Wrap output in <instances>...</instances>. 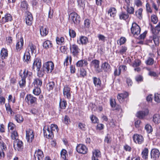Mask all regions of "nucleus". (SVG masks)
Returning <instances> with one entry per match:
<instances>
[{
    "label": "nucleus",
    "mask_w": 160,
    "mask_h": 160,
    "mask_svg": "<svg viewBox=\"0 0 160 160\" xmlns=\"http://www.w3.org/2000/svg\"><path fill=\"white\" fill-rule=\"evenodd\" d=\"M145 129L146 130L147 133H149L152 131V128L151 126L149 124H147L145 126Z\"/></svg>",
    "instance_id": "3c124183"
},
{
    "label": "nucleus",
    "mask_w": 160,
    "mask_h": 160,
    "mask_svg": "<svg viewBox=\"0 0 160 160\" xmlns=\"http://www.w3.org/2000/svg\"><path fill=\"white\" fill-rule=\"evenodd\" d=\"M93 83L96 87L98 88L101 86V82L99 78L96 77H94L92 78Z\"/></svg>",
    "instance_id": "c756f323"
},
{
    "label": "nucleus",
    "mask_w": 160,
    "mask_h": 160,
    "mask_svg": "<svg viewBox=\"0 0 160 160\" xmlns=\"http://www.w3.org/2000/svg\"><path fill=\"white\" fill-rule=\"evenodd\" d=\"M100 152L99 150H95L93 152V156L92 157H94L97 158L100 156Z\"/></svg>",
    "instance_id": "5fc2aeb1"
},
{
    "label": "nucleus",
    "mask_w": 160,
    "mask_h": 160,
    "mask_svg": "<svg viewBox=\"0 0 160 160\" xmlns=\"http://www.w3.org/2000/svg\"><path fill=\"white\" fill-rule=\"evenodd\" d=\"M43 46L45 48L47 49L52 47V44L50 41L47 40L43 43Z\"/></svg>",
    "instance_id": "c9c22d12"
},
{
    "label": "nucleus",
    "mask_w": 160,
    "mask_h": 160,
    "mask_svg": "<svg viewBox=\"0 0 160 160\" xmlns=\"http://www.w3.org/2000/svg\"><path fill=\"white\" fill-rule=\"evenodd\" d=\"M127 50V48L126 47L122 46L118 53L122 55L126 52Z\"/></svg>",
    "instance_id": "09e8293b"
},
{
    "label": "nucleus",
    "mask_w": 160,
    "mask_h": 160,
    "mask_svg": "<svg viewBox=\"0 0 160 160\" xmlns=\"http://www.w3.org/2000/svg\"><path fill=\"white\" fill-rule=\"evenodd\" d=\"M67 152L66 150L63 149L61 152V155L62 159H65L66 158V154Z\"/></svg>",
    "instance_id": "0e129e2a"
},
{
    "label": "nucleus",
    "mask_w": 160,
    "mask_h": 160,
    "mask_svg": "<svg viewBox=\"0 0 160 160\" xmlns=\"http://www.w3.org/2000/svg\"><path fill=\"white\" fill-rule=\"evenodd\" d=\"M34 157L35 159L37 158L38 160H42V158L44 157L42 151L40 149H38L35 152Z\"/></svg>",
    "instance_id": "dca6fc26"
},
{
    "label": "nucleus",
    "mask_w": 160,
    "mask_h": 160,
    "mask_svg": "<svg viewBox=\"0 0 160 160\" xmlns=\"http://www.w3.org/2000/svg\"><path fill=\"white\" fill-rule=\"evenodd\" d=\"M127 11V13L130 14H133L134 13V8L132 6H128L124 8Z\"/></svg>",
    "instance_id": "f704fd0d"
},
{
    "label": "nucleus",
    "mask_w": 160,
    "mask_h": 160,
    "mask_svg": "<svg viewBox=\"0 0 160 160\" xmlns=\"http://www.w3.org/2000/svg\"><path fill=\"white\" fill-rule=\"evenodd\" d=\"M143 9L142 8H140L137 10L135 12V15L137 17L141 19L142 18V12Z\"/></svg>",
    "instance_id": "58836bf2"
},
{
    "label": "nucleus",
    "mask_w": 160,
    "mask_h": 160,
    "mask_svg": "<svg viewBox=\"0 0 160 160\" xmlns=\"http://www.w3.org/2000/svg\"><path fill=\"white\" fill-rule=\"evenodd\" d=\"M141 64V61L138 60H135L133 62L132 66L133 67H137L139 66Z\"/></svg>",
    "instance_id": "864d4df0"
},
{
    "label": "nucleus",
    "mask_w": 160,
    "mask_h": 160,
    "mask_svg": "<svg viewBox=\"0 0 160 160\" xmlns=\"http://www.w3.org/2000/svg\"><path fill=\"white\" fill-rule=\"evenodd\" d=\"M133 138L134 142L138 144H141L144 141V138L143 136L137 134H134L133 137Z\"/></svg>",
    "instance_id": "9b49d317"
},
{
    "label": "nucleus",
    "mask_w": 160,
    "mask_h": 160,
    "mask_svg": "<svg viewBox=\"0 0 160 160\" xmlns=\"http://www.w3.org/2000/svg\"><path fill=\"white\" fill-rule=\"evenodd\" d=\"M155 101L159 103L160 102V94L158 93H155L154 95Z\"/></svg>",
    "instance_id": "338daca9"
},
{
    "label": "nucleus",
    "mask_w": 160,
    "mask_h": 160,
    "mask_svg": "<svg viewBox=\"0 0 160 160\" xmlns=\"http://www.w3.org/2000/svg\"><path fill=\"white\" fill-rule=\"evenodd\" d=\"M68 60H69L70 63L71 64L72 60V57L71 56H68L65 59L64 62V66H67L68 65Z\"/></svg>",
    "instance_id": "a19ab883"
},
{
    "label": "nucleus",
    "mask_w": 160,
    "mask_h": 160,
    "mask_svg": "<svg viewBox=\"0 0 160 160\" xmlns=\"http://www.w3.org/2000/svg\"><path fill=\"white\" fill-rule=\"evenodd\" d=\"M78 42L79 44H86L88 42V38L86 37L81 36L79 40H78Z\"/></svg>",
    "instance_id": "a878e982"
},
{
    "label": "nucleus",
    "mask_w": 160,
    "mask_h": 160,
    "mask_svg": "<svg viewBox=\"0 0 160 160\" xmlns=\"http://www.w3.org/2000/svg\"><path fill=\"white\" fill-rule=\"evenodd\" d=\"M32 75V73L25 69L23 73H20L21 80L19 82V83L21 88L24 87L26 85V78L27 77H31Z\"/></svg>",
    "instance_id": "f257e3e1"
},
{
    "label": "nucleus",
    "mask_w": 160,
    "mask_h": 160,
    "mask_svg": "<svg viewBox=\"0 0 160 160\" xmlns=\"http://www.w3.org/2000/svg\"><path fill=\"white\" fill-rule=\"evenodd\" d=\"M24 61V62L28 63L30 59V56L29 52L28 51H26L23 56Z\"/></svg>",
    "instance_id": "2f4dec72"
},
{
    "label": "nucleus",
    "mask_w": 160,
    "mask_h": 160,
    "mask_svg": "<svg viewBox=\"0 0 160 160\" xmlns=\"http://www.w3.org/2000/svg\"><path fill=\"white\" fill-rule=\"evenodd\" d=\"M54 86L55 83L53 82H49L47 85V88L49 90H52Z\"/></svg>",
    "instance_id": "49530a36"
},
{
    "label": "nucleus",
    "mask_w": 160,
    "mask_h": 160,
    "mask_svg": "<svg viewBox=\"0 0 160 160\" xmlns=\"http://www.w3.org/2000/svg\"><path fill=\"white\" fill-rule=\"evenodd\" d=\"M126 41V38L124 37H121L120 39L118 41V44L120 45L124 44Z\"/></svg>",
    "instance_id": "6e6d98bb"
},
{
    "label": "nucleus",
    "mask_w": 160,
    "mask_h": 160,
    "mask_svg": "<svg viewBox=\"0 0 160 160\" xmlns=\"http://www.w3.org/2000/svg\"><path fill=\"white\" fill-rule=\"evenodd\" d=\"M63 94L65 98L70 99L71 98V93L70 88L68 86H65L63 89Z\"/></svg>",
    "instance_id": "9d476101"
},
{
    "label": "nucleus",
    "mask_w": 160,
    "mask_h": 160,
    "mask_svg": "<svg viewBox=\"0 0 160 160\" xmlns=\"http://www.w3.org/2000/svg\"><path fill=\"white\" fill-rule=\"evenodd\" d=\"M50 129L51 131H55L57 132L58 130V126L55 124H52L50 126Z\"/></svg>",
    "instance_id": "603ef678"
},
{
    "label": "nucleus",
    "mask_w": 160,
    "mask_h": 160,
    "mask_svg": "<svg viewBox=\"0 0 160 160\" xmlns=\"http://www.w3.org/2000/svg\"><path fill=\"white\" fill-rule=\"evenodd\" d=\"M37 98L31 94H27L25 97V100L28 104H32L37 101Z\"/></svg>",
    "instance_id": "1a4fd4ad"
},
{
    "label": "nucleus",
    "mask_w": 160,
    "mask_h": 160,
    "mask_svg": "<svg viewBox=\"0 0 160 160\" xmlns=\"http://www.w3.org/2000/svg\"><path fill=\"white\" fill-rule=\"evenodd\" d=\"M142 3L141 0H134V5L137 7H140L142 6Z\"/></svg>",
    "instance_id": "8fccbe9b"
},
{
    "label": "nucleus",
    "mask_w": 160,
    "mask_h": 160,
    "mask_svg": "<svg viewBox=\"0 0 160 160\" xmlns=\"http://www.w3.org/2000/svg\"><path fill=\"white\" fill-rule=\"evenodd\" d=\"M28 5L25 1H23L21 2L20 9L23 12L27 13L28 11Z\"/></svg>",
    "instance_id": "412c9836"
},
{
    "label": "nucleus",
    "mask_w": 160,
    "mask_h": 160,
    "mask_svg": "<svg viewBox=\"0 0 160 160\" xmlns=\"http://www.w3.org/2000/svg\"><path fill=\"white\" fill-rule=\"evenodd\" d=\"M160 155L159 150L156 148L152 149L151 152V158L154 160L158 159Z\"/></svg>",
    "instance_id": "0eeeda50"
},
{
    "label": "nucleus",
    "mask_w": 160,
    "mask_h": 160,
    "mask_svg": "<svg viewBox=\"0 0 160 160\" xmlns=\"http://www.w3.org/2000/svg\"><path fill=\"white\" fill-rule=\"evenodd\" d=\"M153 40L156 45H159V39L156 35H155L153 36Z\"/></svg>",
    "instance_id": "bf43d9fd"
},
{
    "label": "nucleus",
    "mask_w": 160,
    "mask_h": 160,
    "mask_svg": "<svg viewBox=\"0 0 160 160\" xmlns=\"http://www.w3.org/2000/svg\"><path fill=\"white\" fill-rule=\"evenodd\" d=\"M43 71L49 73L51 72L54 68V65L52 62L48 61L44 63L43 65Z\"/></svg>",
    "instance_id": "f03ea898"
},
{
    "label": "nucleus",
    "mask_w": 160,
    "mask_h": 160,
    "mask_svg": "<svg viewBox=\"0 0 160 160\" xmlns=\"http://www.w3.org/2000/svg\"><path fill=\"white\" fill-rule=\"evenodd\" d=\"M128 96V93L127 92L123 93H119L117 96V98L120 102H122L125 98H127Z\"/></svg>",
    "instance_id": "a211bd4d"
},
{
    "label": "nucleus",
    "mask_w": 160,
    "mask_h": 160,
    "mask_svg": "<svg viewBox=\"0 0 160 160\" xmlns=\"http://www.w3.org/2000/svg\"><path fill=\"white\" fill-rule=\"evenodd\" d=\"M149 113V110L146 109L143 110L138 112L137 113V116L140 119L143 118L145 116H147Z\"/></svg>",
    "instance_id": "2eb2a0df"
},
{
    "label": "nucleus",
    "mask_w": 160,
    "mask_h": 160,
    "mask_svg": "<svg viewBox=\"0 0 160 160\" xmlns=\"http://www.w3.org/2000/svg\"><path fill=\"white\" fill-rule=\"evenodd\" d=\"M67 102L65 100H60L59 102V106L60 108L62 109H64L66 107Z\"/></svg>",
    "instance_id": "de8ad7c7"
},
{
    "label": "nucleus",
    "mask_w": 160,
    "mask_h": 160,
    "mask_svg": "<svg viewBox=\"0 0 160 160\" xmlns=\"http://www.w3.org/2000/svg\"><path fill=\"white\" fill-rule=\"evenodd\" d=\"M43 134L44 136L48 139L52 138L53 137V132L50 130L48 126H45L43 129Z\"/></svg>",
    "instance_id": "423d86ee"
},
{
    "label": "nucleus",
    "mask_w": 160,
    "mask_h": 160,
    "mask_svg": "<svg viewBox=\"0 0 160 160\" xmlns=\"http://www.w3.org/2000/svg\"><path fill=\"white\" fill-rule=\"evenodd\" d=\"M92 63L94 66L96 70L98 72H99V61L96 60H94L92 61Z\"/></svg>",
    "instance_id": "473e14b6"
},
{
    "label": "nucleus",
    "mask_w": 160,
    "mask_h": 160,
    "mask_svg": "<svg viewBox=\"0 0 160 160\" xmlns=\"http://www.w3.org/2000/svg\"><path fill=\"white\" fill-rule=\"evenodd\" d=\"M0 146L1 149V150L4 151V150H6L7 149L6 145L2 141H0Z\"/></svg>",
    "instance_id": "680f3d73"
},
{
    "label": "nucleus",
    "mask_w": 160,
    "mask_h": 160,
    "mask_svg": "<svg viewBox=\"0 0 160 160\" xmlns=\"http://www.w3.org/2000/svg\"><path fill=\"white\" fill-rule=\"evenodd\" d=\"M11 138L13 139H18V134L17 132L14 131L12 133Z\"/></svg>",
    "instance_id": "13d9d810"
},
{
    "label": "nucleus",
    "mask_w": 160,
    "mask_h": 160,
    "mask_svg": "<svg viewBox=\"0 0 160 160\" xmlns=\"http://www.w3.org/2000/svg\"><path fill=\"white\" fill-rule=\"evenodd\" d=\"M102 67L106 72L109 71L110 68V65L108 63L106 62H104L102 64Z\"/></svg>",
    "instance_id": "e433bc0d"
},
{
    "label": "nucleus",
    "mask_w": 160,
    "mask_h": 160,
    "mask_svg": "<svg viewBox=\"0 0 160 160\" xmlns=\"http://www.w3.org/2000/svg\"><path fill=\"white\" fill-rule=\"evenodd\" d=\"M151 21L153 24H156L158 21V17L155 14H153L151 16Z\"/></svg>",
    "instance_id": "c03bdc74"
},
{
    "label": "nucleus",
    "mask_w": 160,
    "mask_h": 160,
    "mask_svg": "<svg viewBox=\"0 0 160 160\" xmlns=\"http://www.w3.org/2000/svg\"><path fill=\"white\" fill-rule=\"evenodd\" d=\"M56 40L58 44L61 45L64 42V38L63 37H57Z\"/></svg>",
    "instance_id": "a18cd8bd"
},
{
    "label": "nucleus",
    "mask_w": 160,
    "mask_h": 160,
    "mask_svg": "<svg viewBox=\"0 0 160 160\" xmlns=\"http://www.w3.org/2000/svg\"><path fill=\"white\" fill-rule=\"evenodd\" d=\"M131 29L132 33L135 37L140 34L141 31L140 28L136 23H132Z\"/></svg>",
    "instance_id": "39448f33"
},
{
    "label": "nucleus",
    "mask_w": 160,
    "mask_h": 160,
    "mask_svg": "<svg viewBox=\"0 0 160 160\" xmlns=\"http://www.w3.org/2000/svg\"><path fill=\"white\" fill-rule=\"evenodd\" d=\"M88 64L86 60L85 59L81 60L78 61L76 63V66L78 67H82L86 66Z\"/></svg>",
    "instance_id": "4be33fe9"
},
{
    "label": "nucleus",
    "mask_w": 160,
    "mask_h": 160,
    "mask_svg": "<svg viewBox=\"0 0 160 160\" xmlns=\"http://www.w3.org/2000/svg\"><path fill=\"white\" fill-rule=\"evenodd\" d=\"M117 10L116 8L113 7L111 8L108 12V14L111 17H114L116 15Z\"/></svg>",
    "instance_id": "c85d7f7f"
},
{
    "label": "nucleus",
    "mask_w": 160,
    "mask_h": 160,
    "mask_svg": "<svg viewBox=\"0 0 160 160\" xmlns=\"http://www.w3.org/2000/svg\"><path fill=\"white\" fill-rule=\"evenodd\" d=\"M27 49L28 51L29 52L31 51L32 54H33L34 53H35L36 52V47L32 43H30L29 44Z\"/></svg>",
    "instance_id": "5701e85b"
},
{
    "label": "nucleus",
    "mask_w": 160,
    "mask_h": 160,
    "mask_svg": "<svg viewBox=\"0 0 160 160\" xmlns=\"http://www.w3.org/2000/svg\"><path fill=\"white\" fill-rule=\"evenodd\" d=\"M40 68H39V70H36L37 72V74L38 76L39 77H42L44 75V72L45 71H43V70L42 71V70H40Z\"/></svg>",
    "instance_id": "69168bd1"
},
{
    "label": "nucleus",
    "mask_w": 160,
    "mask_h": 160,
    "mask_svg": "<svg viewBox=\"0 0 160 160\" xmlns=\"http://www.w3.org/2000/svg\"><path fill=\"white\" fill-rule=\"evenodd\" d=\"M8 56V50L5 48H2L1 50L0 53L1 58L3 59H5Z\"/></svg>",
    "instance_id": "bb28decb"
},
{
    "label": "nucleus",
    "mask_w": 160,
    "mask_h": 160,
    "mask_svg": "<svg viewBox=\"0 0 160 160\" xmlns=\"http://www.w3.org/2000/svg\"><path fill=\"white\" fill-rule=\"evenodd\" d=\"M69 34L70 37L72 38L75 37L76 36V33L74 31L71 29L69 30Z\"/></svg>",
    "instance_id": "774afa93"
},
{
    "label": "nucleus",
    "mask_w": 160,
    "mask_h": 160,
    "mask_svg": "<svg viewBox=\"0 0 160 160\" xmlns=\"http://www.w3.org/2000/svg\"><path fill=\"white\" fill-rule=\"evenodd\" d=\"M76 150L79 153L85 154L87 152V148L84 145L80 144L77 146Z\"/></svg>",
    "instance_id": "ddd939ff"
},
{
    "label": "nucleus",
    "mask_w": 160,
    "mask_h": 160,
    "mask_svg": "<svg viewBox=\"0 0 160 160\" xmlns=\"http://www.w3.org/2000/svg\"><path fill=\"white\" fill-rule=\"evenodd\" d=\"M69 18L71 23L78 25L80 22V17L77 13L75 12L71 13L69 15Z\"/></svg>",
    "instance_id": "7ed1b4c3"
},
{
    "label": "nucleus",
    "mask_w": 160,
    "mask_h": 160,
    "mask_svg": "<svg viewBox=\"0 0 160 160\" xmlns=\"http://www.w3.org/2000/svg\"><path fill=\"white\" fill-rule=\"evenodd\" d=\"M41 93V90L40 87H35L33 90V93L35 95H39Z\"/></svg>",
    "instance_id": "79ce46f5"
},
{
    "label": "nucleus",
    "mask_w": 160,
    "mask_h": 160,
    "mask_svg": "<svg viewBox=\"0 0 160 160\" xmlns=\"http://www.w3.org/2000/svg\"><path fill=\"white\" fill-rule=\"evenodd\" d=\"M70 49L71 53L74 57H78L81 52L78 46L75 44H70Z\"/></svg>",
    "instance_id": "20e7f679"
},
{
    "label": "nucleus",
    "mask_w": 160,
    "mask_h": 160,
    "mask_svg": "<svg viewBox=\"0 0 160 160\" xmlns=\"http://www.w3.org/2000/svg\"><path fill=\"white\" fill-rule=\"evenodd\" d=\"M121 67H119L118 68H115L114 71V75L115 76H119L121 73Z\"/></svg>",
    "instance_id": "4d7b16f0"
},
{
    "label": "nucleus",
    "mask_w": 160,
    "mask_h": 160,
    "mask_svg": "<svg viewBox=\"0 0 160 160\" xmlns=\"http://www.w3.org/2000/svg\"><path fill=\"white\" fill-rule=\"evenodd\" d=\"M41 67V59L39 58H36L33 64V69L35 71L36 70H39Z\"/></svg>",
    "instance_id": "f8f14e48"
},
{
    "label": "nucleus",
    "mask_w": 160,
    "mask_h": 160,
    "mask_svg": "<svg viewBox=\"0 0 160 160\" xmlns=\"http://www.w3.org/2000/svg\"><path fill=\"white\" fill-rule=\"evenodd\" d=\"M13 146L15 149H17L18 151L20 150L23 148V142L19 139L16 140L14 142Z\"/></svg>",
    "instance_id": "4468645a"
},
{
    "label": "nucleus",
    "mask_w": 160,
    "mask_h": 160,
    "mask_svg": "<svg viewBox=\"0 0 160 160\" xmlns=\"http://www.w3.org/2000/svg\"><path fill=\"white\" fill-rule=\"evenodd\" d=\"M12 20V17L11 15L9 13L6 14L4 17H2L1 20L2 23L11 21Z\"/></svg>",
    "instance_id": "aec40b11"
},
{
    "label": "nucleus",
    "mask_w": 160,
    "mask_h": 160,
    "mask_svg": "<svg viewBox=\"0 0 160 160\" xmlns=\"http://www.w3.org/2000/svg\"><path fill=\"white\" fill-rule=\"evenodd\" d=\"M23 45V41L22 37H21L20 40L17 43L16 49L17 51H19L22 48Z\"/></svg>",
    "instance_id": "6ab92c4d"
},
{
    "label": "nucleus",
    "mask_w": 160,
    "mask_h": 160,
    "mask_svg": "<svg viewBox=\"0 0 160 160\" xmlns=\"http://www.w3.org/2000/svg\"><path fill=\"white\" fill-rule=\"evenodd\" d=\"M33 20V18L32 14L29 12H28L27 14V16L25 18V22L28 25H31Z\"/></svg>",
    "instance_id": "f3484780"
},
{
    "label": "nucleus",
    "mask_w": 160,
    "mask_h": 160,
    "mask_svg": "<svg viewBox=\"0 0 160 160\" xmlns=\"http://www.w3.org/2000/svg\"><path fill=\"white\" fill-rule=\"evenodd\" d=\"M148 150L147 148H145L142 152V158L144 159H147L148 156Z\"/></svg>",
    "instance_id": "72a5a7b5"
},
{
    "label": "nucleus",
    "mask_w": 160,
    "mask_h": 160,
    "mask_svg": "<svg viewBox=\"0 0 160 160\" xmlns=\"http://www.w3.org/2000/svg\"><path fill=\"white\" fill-rule=\"evenodd\" d=\"M34 137L33 131L30 129H27L26 130V138L28 142H31L33 140Z\"/></svg>",
    "instance_id": "6e6552de"
},
{
    "label": "nucleus",
    "mask_w": 160,
    "mask_h": 160,
    "mask_svg": "<svg viewBox=\"0 0 160 160\" xmlns=\"http://www.w3.org/2000/svg\"><path fill=\"white\" fill-rule=\"evenodd\" d=\"M32 84L34 85V87H40L42 85V82L41 79L38 78H36L34 79Z\"/></svg>",
    "instance_id": "393cba45"
},
{
    "label": "nucleus",
    "mask_w": 160,
    "mask_h": 160,
    "mask_svg": "<svg viewBox=\"0 0 160 160\" xmlns=\"http://www.w3.org/2000/svg\"><path fill=\"white\" fill-rule=\"evenodd\" d=\"M78 127L80 129L83 131L85 130L86 129V125L82 123H78Z\"/></svg>",
    "instance_id": "052dcab7"
},
{
    "label": "nucleus",
    "mask_w": 160,
    "mask_h": 160,
    "mask_svg": "<svg viewBox=\"0 0 160 160\" xmlns=\"http://www.w3.org/2000/svg\"><path fill=\"white\" fill-rule=\"evenodd\" d=\"M40 30L41 35L43 37L46 36L48 33V29L46 27H41Z\"/></svg>",
    "instance_id": "b1692460"
},
{
    "label": "nucleus",
    "mask_w": 160,
    "mask_h": 160,
    "mask_svg": "<svg viewBox=\"0 0 160 160\" xmlns=\"http://www.w3.org/2000/svg\"><path fill=\"white\" fill-rule=\"evenodd\" d=\"M15 118L17 122L18 123L22 122L24 120L22 116L20 114H17L16 115Z\"/></svg>",
    "instance_id": "ea45409f"
},
{
    "label": "nucleus",
    "mask_w": 160,
    "mask_h": 160,
    "mask_svg": "<svg viewBox=\"0 0 160 160\" xmlns=\"http://www.w3.org/2000/svg\"><path fill=\"white\" fill-rule=\"evenodd\" d=\"M154 62V61L153 58L149 57L145 61V63L147 65H152L153 64Z\"/></svg>",
    "instance_id": "37998d69"
},
{
    "label": "nucleus",
    "mask_w": 160,
    "mask_h": 160,
    "mask_svg": "<svg viewBox=\"0 0 160 160\" xmlns=\"http://www.w3.org/2000/svg\"><path fill=\"white\" fill-rule=\"evenodd\" d=\"M78 6L82 9H84L85 7V0H77Z\"/></svg>",
    "instance_id": "4c0bfd02"
},
{
    "label": "nucleus",
    "mask_w": 160,
    "mask_h": 160,
    "mask_svg": "<svg viewBox=\"0 0 160 160\" xmlns=\"http://www.w3.org/2000/svg\"><path fill=\"white\" fill-rule=\"evenodd\" d=\"M128 14L126 12H122L119 14V19L120 20H126L129 18Z\"/></svg>",
    "instance_id": "cd10ccee"
},
{
    "label": "nucleus",
    "mask_w": 160,
    "mask_h": 160,
    "mask_svg": "<svg viewBox=\"0 0 160 160\" xmlns=\"http://www.w3.org/2000/svg\"><path fill=\"white\" fill-rule=\"evenodd\" d=\"M92 122L93 123H97L98 121V118L94 115H92L90 117Z\"/></svg>",
    "instance_id": "e2e57ef3"
},
{
    "label": "nucleus",
    "mask_w": 160,
    "mask_h": 160,
    "mask_svg": "<svg viewBox=\"0 0 160 160\" xmlns=\"http://www.w3.org/2000/svg\"><path fill=\"white\" fill-rule=\"evenodd\" d=\"M153 121L156 124H158L160 122V116L159 114H155L153 116Z\"/></svg>",
    "instance_id": "7c9ffc66"
}]
</instances>
